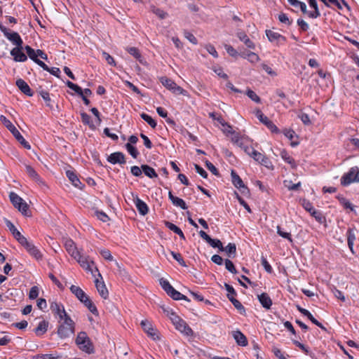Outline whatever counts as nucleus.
Listing matches in <instances>:
<instances>
[{"label":"nucleus","instance_id":"nucleus-41","mask_svg":"<svg viewBox=\"0 0 359 359\" xmlns=\"http://www.w3.org/2000/svg\"><path fill=\"white\" fill-rule=\"evenodd\" d=\"M208 243L213 248H218L219 252L224 251V246L222 245V243L219 239H217V238L214 239V238H210V239L209 240Z\"/></svg>","mask_w":359,"mask_h":359},{"label":"nucleus","instance_id":"nucleus-53","mask_svg":"<svg viewBox=\"0 0 359 359\" xmlns=\"http://www.w3.org/2000/svg\"><path fill=\"white\" fill-rule=\"evenodd\" d=\"M304 316H306L313 324L323 330H325V327L322 325V323L318 321L309 311H307Z\"/></svg>","mask_w":359,"mask_h":359},{"label":"nucleus","instance_id":"nucleus-63","mask_svg":"<svg viewBox=\"0 0 359 359\" xmlns=\"http://www.w3.org/2000/svg\"><path fill=\"white\" fill-rule=\"evenodd\" d=\"M159 283H160V285H161V287L164 290V291L165 292H167L168 290H171V288L172 287L170 284V283L167 280L164 279L163 278H161L159 280Z\"/></svg>","mask_w":359,"mask_h":359},{"label":"nucleus","instance_id":"nucleus-28","mask_svg":"<svg viewBox=\"0 0 359 359\" xmlns=\"http://www.w3.org/2000/svg\"><path fill=\"white\" fill-rule=\"evenodd\" d=\"M70 291L81 302L88 297V295L83 291L81 288L76 285L70 287Z\"/></svg>","mask_w":359,"mask_h":359},{"label":"nucleus","instance_id":"nucleus-64","mask_svg":"<svg viewBox=\"0 0 359 359\" xmlns=\"http://www.w3.org/2000/svg\"><path fill=\"white\" fill-rule=\"evenodd\" d=\"M297 23L298 26L299 27V29L302 32H306L309 28L308 23L306 21H304L303 19H301V18L298 19L297 21Z\"/></svg>","mask_w":359,"mask_h":359},{"label":"nucleus","instance_id":"nucleus-12","mask_svg":"<svg viewBox=\"0 0 359 359\" xmlns=\"http://www.w3.org/2000/svg\"><path fill=\"white\" fill-rule=\"evenodd\" d=\"M75 332L74 327H69V325L60 324L57 328V335L61 339H65L69 337L71 334H73Z\"/></svg>","mask_w":359,"mask_h":359},{"label":"nucleus","instance_id":"nucleus-51","mask_svg":"<svg viewBox=\"0 0 359 359\" xmlns=\"http://www.w3.org/2000/svg\"><path fill=\"white\" fill-rule=\"evenodd\" d=\"M337 198L339 199L340 203L345 208H348L350 209L351 211H353L354 209H353V205L348 201H347L345 198H344L343 196H337Z\"/></svg>","mask_w":359,"mask_h":359},{"label":"nucleus","instance_id":"nucleus-6","mask_svg":"<svg viewBox=\"0 0 359 359\" xmlns=\"http://www.w3.org/2000/svg\"><path fill=\"white\" fill-rule=\"evenodd\" d=\"M0 30L4 33V35L13 43L15 47L22 46L23 41L18 32H11L8 29L0 23Z\"/></svg>","mask_w":359,"mask_h":359},{"label":"nucleus","instance_id":"nucleus-10","mask_svg":"<svg viewBox=\"0 0 359 359\" xmlns=\"http://www.w3.org/2000/svg\"><path fill=\"white\" fill-rule=\"evenodd\" d=\"M131 194L133 198L134 203L140 214L142 215H146L149 212V208L147 205L143 201H142L137 194L133 193H131Z\"/></svg>","mask_w":359,"mask_h":359},{"label":"nucleus","instance_id":"nucleus-56","mask_svg":"<svg viewBox=\"0 0 359 359\" xmlns=\"http://www.w3.org/2000/svg\"><path fill=\"white\" fill-rule=\"evenodd\" d=\"M102 57L109 65H111L113 67H115L116 65L114 57L111 56L108 53L103 51Z\"/></svg>","mask_w":359,"mask_h":359},{"label":"nucleus","instance_id":"nucleus-16","mask_svg":"<svg viewBox=\"0 0 359 359\" xmlns=\"http://www.w3.org/2000/svg\"><path fill=\"white\" fill-rule=\"evenodd\" d=\"M107 161L112 164H125L126 163L125 155L120 151L111 154L108 156Z\"/></svg>","mask_w":359,"mask_h":359},{"label":"nucleus","instance_id":"nucleus-33","mask_svg":"<svg viewBox=\"0 0 359 359\" xmlns=\"http://www.w3.org/2000/svg\"><path fill=\"white\" fill-rule=\"evenodd\" d=\"M83 304L88 309V310L95 316H98L99 313L97 309V307L93 304V302L90 300L89 297L88 296L86 297V299L83 301Z\"/></svg>","mask_w":359,"mask_h":359},{"label":"nucleus","instance_id":"nucleus-5","mask_svg":"<svg viewBox=\"0 0 359 359\" xmlns=\"http://www.w3.org/2000/svg\"><path fill=\"white\" fill-rule=\"evenodd\" d=\"M352 182H359V168L356 166L350 168L341 179V184L343 186H348Z\"/></svg>","mask_w":359,"mask_h":359},{"label":"nucleus","instance_id":"nucleus-57","mask_svg":"<svg viewBox=\"0 0 359 359\" xmlns=\"http://www.w3.org/2000/svg\"><path fill=\"white\" fill-rule=\"evenodd\" d=\"M184 37L189 40L191 43L196 45L198 43V40L194 36V35L193 34H191V32H189V31L187 30H184Z\"/></svg>","mask_w":359,"mask_h":359},{"label":"nucleus","instance_id":"nucleus-34","mask_svg":"<svg viewBox=\"0 0 359 359\" xmlns=\"http://www.w3.org/2000/svg\"><path fill=\"white\" fill-rule=\"evenodd\" d=\"M142 172L144 173L146 176H147L149 178H156L158 177L157 173L156 172L155 170L150 167L148 165H141Z\"/></svg>","mask_w":359,"mask_h":359},{"label":"nucleus","instance_id":"nucleus-26","mask_svg":"<svg viewBox=\"0 0 359 359\" xmlns=\"http://www.w3.org/2000/svg\"><path fill=\"white\" fill-rule=\"evenodd\" d=\"M25 248L36 259H41L42 258V254L32 243L30 242Z\"/></svg>","mask_w":359,"mask_h":359},{"label":"nucleus","instance_id":"nucleus-62","mask_svg":"<svg viewBox=\"0 0 359 359\" xmlns=\"http://www.w3.org/2000/svg\"><path fill=\"white\" fill-rule=\"evenodd\" d=\"M171 255L172 257L182 266H186L185 262L184 261L182 255L180 253L175 252L171 251Z\"/></svg>","mask_w":359,"mask_h":359},{"label":"nucleus","instance_id":"nucleus-39","mask_svg":"<svg viewBox=\"0 0 359 359\" xmlns=\"http://www.w3.org/2000/svg\"><path fill=\"white\" fill-rule=\"evenodd\" d=\"M160 81L162 83L163 86H165L166 88L172 90L175 86H176V83H175L174 81L172 79L166 77V76H162L160 78Z\"/></svg>","mask_w":359,"mask_h":359},{"label":"nucleus","instance_id":"nucleus-61","mask_svg":"<svg viewBox=\"0 0 359 359\" xmlns=\"http://www.w3.org/2000/svg\"><path fill=\"white\" fill-rule=\"evenodd\" d=\"M302 205L304 207V208L310 214L315 210L314 208L313 207L312 203L308 200H302Z\"/></svg>","mask_w":359,"mask_h":359},{"label":"nucleus","instance_id":"nucleus-13","mask_svg":"<svg viewBox=\"0 0 359 359\" xmlns=\"http://www.w3.org/2000/svg\"><path fill=\"white\" fill-rule=\"evenodd\" d=\"M266 35L271 42L282 44L286 41V38L278 32L271 30H266Z\"/></svg>","mask_w":359,"mask_h":359},{"label":"nucleus","instance_id":"nucleus-25","mask_svg":"<svg viewBox=\"0 0 359 359\" xmlns=\"http://www.w3.org/2000/svg\"><path fill=\"white\" fill-rule=\"evenodd\" d=\"M25 169H26V172H27V175H29V177L31 179L34 180L38 184L43 183V181L41 179V177H39V175H38V173L31 165H25Z\"/></svg>","mask_w":359,"mask_h":359},{"label":"nucleus","instance_id":"nucleus-11","mask_svg":"<svg viewBox=\"0 0 359 359\" xmlns=\"http://www.w3.org/2000/svg\"><path fill=\"white\" fill-rule=\"evenodd\" d=\"M22 46L15 47L11 50V55L13 57L15 62H25L27 60V56L23 53Z\"/></svg>","mask_w":359,"mask_h":359},{"label":"nucleus","instance_id":"nucleus-50","mask_svg":"<svg viewBox=\"0 0 359 359\" xmlns=\"http://www.w3.org/2000/svg\"><path fill=\"white\" fill-rule=\"evenodd\" d=\"M225 267L229 272L236 274L238 273L233 263L229 259H225Z\"/></svg>","mask_w":359,"mask_h":359},{"label":"nucleus","instance_id":"nucleus-37","mask_svg":"<svg viewBox=\"0 0 359 359\" xmlns=\"http://www.w3.org/2000/svg\"><path fill=\"white\" fill-rule=\"evenodd\" d=\"M48 323L46 320L41 321L38 326L35 328L34 332L36 335L40 336L43 334L48 329Z\"/></svg>","mask_w":359,"mask_h":359},{"label":"nucleus","instance_id":"nucleus-24","mask_svg":"<svg viewBox=\"0 0 359 359\" xmlns=\"http://www.w3.org/2000/svg\"><path fill=\"white\" fill-rule=\"evenodd\" d=\"M244 151L249 155L252 158H253V159L256 161H257L258 163H260L261 162V159H262V157H264V154H262V153L256 151L254 148L251 147H246L244 148Z\"/></svg>","mask_w":359,"mask_h":359},{"label":"nucleus","instance_id":"nucleus-30","mask_svg":"<svg viewBox=\"0 0 359 359\" xmlns=\"http://www.w3.org/2000/svg\"><path fill=\"white\" fill-rule=\"evenodd\" d=\"M309 6L314 9V11L308 13V15L311 18H317L320 15L316 0H309Z\"/></svg>","mask_w":359,"mask_h":359},{"label":"nucleus","instance_id":"nucleus-52","mask_svg":"<svg viewBox=\"0 0 359 359\" xmlns=\"http://www.w3.org/2000/svg\"><path fill=\"white\" fill-rule=\"evenodd\" d=\"M283 183L285 187H287L289 190L292 191L297 190L299 187L301 186L300 182L293 184L291 180H285Z\"/></svg>","mask_w":359,"mask_h":359},{"label":"nucleus","instance_id":"nucleus-35","mask_svg":"<svg viewBox=\"0 0 359 359\" xmlns=\"http://www.w3.org/2000/svg\"><path fill=\"white\" fill-rule=\"evenodd\" d=\"M346 234L348 248H350L351 251L353 252V248L354 241L355 240V236L353 229L351 228H348Z\"/></svg>","mask_w":359,"mask_h":359},{"label":"nucleus","instance_id":"nucleus-8","mask_svg":"<svg viewBox=\"0 0 359 359\" xmlns=\"http://www.w3.org/2000/svg\"><path fill=\"white\" fill-rule=\"evenodd\" d=\"M231 182L234 187L237 189H240L242 194L244 196L250 195V189L245 185L242 179L240 176L236 172L235 170H232L231 172Z\"/></svg>","mask_w":359,"mask_h":359},{"label":"nucleus","instance_id":"nucleus-58","mask_svg":"<svg viewBox=\"0 0 359 359\" xmlns=\"http://www.w3.org/2000/svg\"><path fill=\"white\" fill-rule=\"evenodd\" d=\"M174 300H185L187 302H190V299L185 295L182 294L177 290H175L171 297Z\"/></svg>","mask_w":359,"mask_h":359},{"label":"nucleus","instance_id":"nucleus-59","mask_svg":"<svg viewBox=\"0 0 359 359\" xmlns=\"http://www.w3.org/2000/svg\"><path fill=\"white\" fill-rule=\"evenodd\" d=\"M95 215L100 220H101L103 222H106L109 220V216L102 211L96 210L95 212Z\"/></svg>","mask_w":359,"mask_h":359},{"label":"nucleus","instance_id":"nucleus-29","mask_svg":"<svg viewBox=\"0 0 359 359\" xmlns=\"http://www.w3.org/2000/svg\"><path fill=\"white\" fill-rule=\"evenodd\" d=\"M165 226L169 229L170 231H173L176 234H177L182 239L185 240V236L182 231L175 224L168 222H165Z\"/></svg>","mask_w":359,"mask_h":359},{"label":"nucleus","instance_id":"nucleus-9","mask_svg":"<svg viewBox=\"0 0 359 359\" xmlns=\"http://www.w3.org/2000/svg\"><path fill=\"white\" fill-rule=\"evenodd\" d=\"M255 115L272 133H278L280 132L277 126L267 116H264L260 109L256 110Z\"/></svg>","mask_w":359,"mask_h":359},{"label":"nucleus","instance_id":"nucleus-46","mask_svg":"<svg viewBox=\"0 0 359 359\" xmlns=\"http://www.w3.org/2000/svg\"><path fill=\"white\" fill-rule=\"evenodd\" d=\"M81 118L82 122L85 125H88L90 128H93V129L95 128L93 122L91 121L90 116L87 113H86V112L81 113Z\"/></svg>","mask_w":359,"mask_h":359},{"label":"nucleus","instance_id":"nucleus-48","mask_svg":"<svg viewBox=\"0 0 359 359\" xmlns=\"http://www.w3.org/2000/svg\"><path fill=\"white\" fill-rule=\"evenodd\" d=\"M126 148L128 151V152L134 158H136L137 156L139 155V151L136 149L135 147L133 146L130 143H127L126 144Z\"/></svg>","mask_w":359,"mask_h":359},{"label":"nucleus","instance_id":"nucleus-20","mask_svg":"<svg viewBox=\"0 0 359 359\" xmlns=\"http://www.w3.org/2000/svg\"><path fill=\"white\" fill-rule=\"evenodd\" d=\"M168 198L175 206L180 207L182 210H187L188 208L186 203L182 198L175 196L171 191L168 192Z\"/></svg>","mask_w":359,"mask_h":359},{"label":"nucleus","instance_id":"nucleus-17","mask_svg":"<svg viewBox=\"0 0 359 359\" xmlns=\"http://www.w3.org/2000/svg\"><path fill=\"white\" fill-rule=\"evenodd\" d=\"M18 88L25 95L32 97L34 95L32 90L30 88L29 85L22 79H18L15 83Z\"/></svg>","mask_w":359,"mask_h":359},{"label":"nucleus","instance_id":"nucleus-32","mask_svg":"<svg viewBox=\"0 0 359 359\" xmlns=\"http://www.w3.org/2000/svg\"><path fill=\"white\" fill-rule=\"evenodd\" d=\"M50 309L54 313V314L57 315L60 320H62V316H63L62 312H66L64 306L57 304V302H53L50 304Z\"/></svg>","mask_w":359,"mask_h":359},{"label":"nucleus","instance_id":"nucleus-40","mask_svg":"<svg viewBox=\"0 0 359 359\" xmlns=\"http://www.w3.org/2000/svg\"><path fill=\"white\" fill-rule=\"evenodd\" d=\"M39 94L42 97L43 100L45 101L46 105L47 107H48L50 109H53V103H52L53 102H52V100H51V98L50 97L49 93L47 92V91L41 90L39 91Z\"/></svg>","mask_w":359,"mask_h":359},{"label":"nucleus","instance_id":"nucleus-14","mask_svg":"<svg viewBox=\"0 0 359 359\" xmlns=\"http://www.w3.org/2000/svg\"><path fill=\"white\" fill-rule=\"evenodd\" d=\"M143 330L147 332L148 336L151 337L154 340L158 339L156 330L152 327L151 323L148 320H142L140 323Z\"/></svg>","mask_w":359,"mask_h":359},{"label":"nucleus","instance_id":"nucleus-55","mask_svg":"<svg viewBox=\"0 0 359 359\" xmlns=\"http://www.w3.org/2000/svg\"><path fill=\"white\" fill-rule=\"evenodd\" d=\"M246 95L250 98L252 101L256 103H260L261 99L260 97L252 90L248 89L246 92Z\"/></svg>","mask_w":359,"mask_h":359},{"label":"nucleus","instance_id":"nucleus-45","mask_svg":"<svg viewBox=\"0 0 359 359\" xmlns=\"http://www.w3.org/2000/svg\"><path fill=\"white\" fill-rule=\"evenodd\" d=\"M282 158L287 163L290 164L292 167H295V161L292 157H291L286 151L283 150L280 153Z\"/></svg>","mask_w":359,"mask_h":359},{"label":"nucleus","instance_id":"nucleus-42","mask_svg":"<svg viewBox=\"0 0 359 359\" xmlns=\"http://www.w3.org/2000/svg\"><path fill=\"white\" fill-rule=\"evenodd\" d=\"M5 224L15 238L17 236H20L21 233L15 228L14 224L10 220L5 219Z\"/></svg>","mask_w":359,"mask_h":359},{"label":"nucleus","instance_id":"nucleus-44","mask_svg":"<svg viewBox=\"0 0 359 359\" xmlns=\"http://www.w3.org/2000/svg\"><path fill=\"white\" fill-rule=\"evenodd\" d=\"M141 118L146 121L152 128H155L157 126L156 121L151 118L149 115L142 113L140 114Z\"/></svg>","mask_w":359,"mask_h":359},{"label":"nucleus","instance_id":"nucleus-23","mask_svg":"<svg viewBox=\"0 0 359 359\" xmlns=\"http://www.w3.org/2000/svg\"><path fill=\"white\" fill-rule=\"evenodd\" d=\"M95 287L99 292L100 295L104 298L107 299L108 297V290L106 287V285L103 281L100 282L97 278L95 280Z\"/></svg>","mask_w":359,"mask_h":359},{"label":"nucleus","instance_id":"nucleus-7","mask_svg":"<svg viewBox=\"0 0 359 359\" xmlns=\"http://www.w3.org/2000/svg\"><path fill=\"white\" fill-rule=\"evenodd\" d=\"M225 288L228 292L227 297L229 301L233 304L234 307L238 309L241 313L245 311V307L242 304L236 299L234 297L236 295V292L234 288L228 283L224 284Z\"/></svg>","mask_w":359,"mask_h":359},{"label":"nucleus","instance_id":"nucleus-18","mask_svg":"<svg viewBox=\"0 0 359 359\" xmlns=\"http://www.w3.org/2000/svg\"><path fill=\"white\" fill-rule=\"evenodd\" d=\"M233 337L236 340L238 345L246 346L248 345V339L246 337L238 330L231 332Z\"/></svg>","mask_w":359,"mask_h":359},{"label":"nucleus","instance_id":"nucleus-3","mask_svg":"<svg viewBox=\"0 0 359 359\" xmlns=\"http://www.w3.org/2000/svg\"><path fill=\"white\" fill-rule=\"evenodd\" d=\"M74 259L78 262V263L80 264V266L84 269L87 271L91 272L92 275L93 276H95V273H97V276L102 279V275L99 272L98 269L95 266V271L93 270L91 266L95 265V262L93 261L89 260V257L83 256L81 255L79 252L78 254V256H76Z\"/></svg>","mask_w":359,"mask_h":359},{"label":"nucleus","instance_id":"nucleus-49","mask_svg":"<svg viewBox=\"0 0 359 359\" xmlns=\"http://www.w3.org/2000/svg\"><path fill=\"white\" fill-rule=\"evenodd\" d=\"M311 215L313 217L317 222L322 224L325 221V217L323 215V214L316 210H314L311 213Z\"/></svg>","mask_w":359,"mask_h":359},{"label":"nucleus","instance_id":"nucleus-15","mask_svg":"<svg viewBox=\"0 0 359 359\" xmlns=\"http://www.w3.org/2000/svg\"><path fill=\"white\" fill-rule=\"evenodd\" d=\"M174 325L177 330L187 336H192L194 334L191 328L182 319H180V320L176 323Z\"/></svg>","mask_w":359,"mask_h":359},{"label":"nucleus","instance_id":"nucleus-47","mask_svg":"<svg viewBox=\"0 0 359 359\" xmlns=\"http://www.w3.org/2000/svg\"><path fill=\"white\" fill-rule=\"evenodd\" d=\"M62 313H63V316H62V320H63V321H62V324L69 325V327H74L75 328V323L72 320V319L70 318V316L66 312H62Z\"/></svg>","mask_w":359,"mask_h":359},{"label":"nucleus","instance_id":"nucleus-60","mask_svg":"<svg viewBox=\"0 0 359 359\" xmlns=\"http://www.w3.org/2000/svg\"><path fill=\"white\" fill-rule=\"evenodd\" d=\"M261 262L262 265L263 266V267L264 268L265 271L267 273H271L273 272V269L271 266L269 264V263L264 256H262L261 258Z\"/></svg>","mask_w":359,"mask_h":359},{"label":"nucleus","instance_id":"nucleus-22","mask_svg":"<svg viewBox=\"0 0 359 359\" xmlns=\"http://www.w3.org/2000/svg\"><path fill=\"white\" fill-rule=\"evenodd\" d=\"M65 247L68 253L74 258L78 256L79 252L77 250L74 242L72 239L67 240L65 243Z\"/></svg>","mask_w":359,"mask_h":359},{"label":"nucleus","instance_id":"nucleus-38","mask_svg":"<svg viewBox=\"0 0 359 359\" xmlns=\"http://www.w3.org/2000/svg\"><path fill=\"white\" fill-rule=\"evenodd\" d=\"M127 51L137 59L140 63L144 64V58L142 57L140 50L135 47H130L127 48Z\"/></svg>","mask_w":359,"mask_h":359},{"label":"nucleus","instance_id":"nucleus-21","mask_svg":"<svg viewBox=\"0 0 359 359\" xmlns=\"http://www.w3.org/2000/svg\"><path fill=\"white\" fill-rule=\"evenodd\" d=\"M258 299L262 304V306L266 309H269L272 305V300L269 295L263 292L261 294L257 295Z\"/></svg>","mask_w":359,"mask_h":359},{"label":"nucleus","instance_id":"nucleus-31","mask_svg":"<svg viewBox=\"0 0 359 359\" xmlns=\"http://www.w3.org/2000/svg\"><path fill=\"white\" fill-rule=\"evenodd\" d=\"M226 133L233 135L231 137V142L244 149L245 147L243 146V137L238 133L231 130H228Z\"/></svg>","mask_w":359,"mask_h":359},{"label":"nucleus","instance_id":"nucleus-43","mask_svg":"<svg viewBox=\"0 0 359 359\" xmlns=\"http://www.w3.org/2000/svg\"><path fill=\"white\" fill-rule=\"evenodd\" d=\"M25 50L27 53V56L29 57L32 60H33L34 62H35L38 58H37V55H36V50H35L34 48H32L31 46H26L25 47Z\"/></svg>","mask_w":359,"mask_h":359},{"label":"nucleus","instance_id":"nucleus-4","mask_svg":"<svg viewBox=\"0 0 359 359\" xmlns=\"http://www.w3.org/2000/svg\"><path fill=\"white\" fill-rule=\"evenodd\" d=\"M9 198L15 208H18L22 215L29 216V206L21 197L14 192H11Z\"/></svg>","mask_w":359,"mask_h":359},{"label":"nucleus","instance_id":"nucleus-36","mask_svg":"<svg viewBox=\"0 0 359 359\" xmlns=\"http://www.w3.org/2000/svg\"><path fill=\"white\" fill-rule=\"evenodd\" d=\"M224 251L226 252L229 257L234 258L236 255V245L235 243H229L225 248Z\"/></svg>","mask_w":359,"mask_h":359},{"label":"nucleus","instance_id":"nucleus-2","mask_svg":"<svg viewBox=\"0 0 359 359\" xmlns=\"http://www.w3.org/2000/svg\"><path fill=\"white\" fill-rule=\"evenodd\" d=\"M75 342L82 351L87 353H94L93 344L86 332H80L77 334Z\"/></svg>","mask_w":359,"mask_h":359},{"label":"nucleus","instance_id":"nucleus-27","mask_svg":"<svg viewBox=\"0 0 359 359\" xmlns=\"http://www.w3.org/2000/svg\"><path fill=\"white\" fill-rule=\"evenodd\" d=\"M238 38L243 41L248 48L255 49V43L249 39L247 34L244 32H238L237 33Z\"/></svg>","mask_w":359,"mask_h":359},{"label":"nucleus","instance_id":"nucleus-54","mask_svg":"<svg viewBox=\"0 0 359 359\" xmlns=\"http://www.w3.org/2000/svg\"><path fill=\"white\" fill-rule=\"evenodd\" d=\"M152 12L156 15L160 19H165L168 16V13L161 8L153 7Z\"/></svg>","mask_w":359,"mask_h":359},{"label":"nucleus","instance_id":"nucleus-1","mask_svg":"<svg viewBox=\"0 0 359 359\" xmlns=\"http://www.w3.org/2000/svg\"><path fill=\"white\" fill-rule=\"evenodd\" d=\"M2 123L10 130L15 139L27 149H30V144L25 140L15 126L4 116H0Z\"/></svg>","mask_w":359,"mask_h":359},{"label":"nucleus","instance_id":"nucleus-19","mask_svg":"<svg viewBox=\"0 0 359 359\" xmlns=\"http://www.w3.org/2000/svg\"><path fill=\"white\" fill-rule=\"evenodd\" d=\"M66 175L75 187L81 189L84 187V184L81 182L76 174L74 171L67 170Z\"/></svg>","mask_w":359,"mask_h":359}]
</instances>
